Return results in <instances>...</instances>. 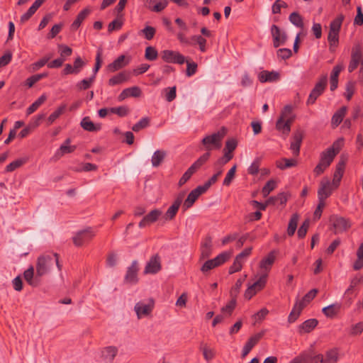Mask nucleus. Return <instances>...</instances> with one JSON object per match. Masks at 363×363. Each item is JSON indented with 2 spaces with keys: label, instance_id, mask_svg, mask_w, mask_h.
I'll use <instances>...</instances> for the list:
<instances>
[{
  "label": "nucleus",
  "instance_id": "obj_36",
  "mask_svg": "<svg viewBox=\"0 0 363 363\" xmlns=\"http://www.w3.org/2000/svg\"><path fill=\"white\" fill-rule=\"evenodd\" d=\"M361 281V278L359 277H354L350 280V285L345 290V293L347 295H354L357 297L358 294L357 286Z\"/></svg>",
  "mask_w": 363,
  "mask_h": 363
},
{
  "label": "nucleus",
  "instance_id": "obj_49",
  "mask_svg": "<svg viewBox=\"0 0 363 363\" xmlns=\"http://www.w3.org/2000/svg\"><path fill=\"white\" fill-rule=\"evenodd\" d=\"M26 162V159H24V158L17 159V160L13 161L12 162H11L10 164H9L6 167L5 171L6 172H11L16 170V169L19 168L20 167H21Z\"/></svg>",
  "mask_w": 363,
  "mask_h": 363
},
{
  "label": "nucleus",
  "instance_id": "obj_21",
  "mask_svg": "<svg viewBox=\"0 0 363 363\" xmlns=\"http://www.w3.org/2000/svg\"><path fill=\"white\" fill-rule=\"evenodd\" d=\"M162 59L167 63L182 65V55L178 52L165 50L161 52Z\"/></svg>",
  "mask_w": 363,
  "mask_h": 363
},
{
  "label": "nucleus",
  "instance_id": "obj_14",
  "mask_svg": "<svg viewBox=\"0 0 363 363\" xmlns=\"http://www.w3.org/2000/svg\"><path fill=\"white\" fill-rule=\"evenodd\" d=\"M162 215V211L161 210L157 208L152 210L139 222L138 226L140 228H145L157 221Z\"/></svg>",
  "mask_w": 363,
  "mask_h": 363
},
{
  "label": "nucleus",
  "instance_id": "obj_61",
  "mask_svg": "<svg viewBox=\"0 0 363 363\" xmlns=\"http://www.w3.org/2000/svg\"><path fill=\"white\" fill-rule=\"evenodd\" d=\"M148 124H149L148 118H143L132 127V130L135 132H138L140 130L146 128L148 125Z\"/></svg>",
  "mask_w": 363,
  "mask_h": 363
},
{
  "label": "nucleus",
  "instance_id": "obj_20",
  "mask_svg": "<svg viewBox=\"0 0 363 363\" xmlns=\"http://www.w3.org/2000/svg\"><path fill=\"white\" fill-rule=\"evenodd\" d=\"M345 164L346 160L341 158L336 165L333 179V186L335 189L337 188L340 185V182L343 176Z\"/></svg>",
  "mask_w": 363,
  "mask_h": 363
},
{
  "label": "nucleus",
  "instance_id": "obj_1",
  "mask_svg": "<svg viewBox=\"0 0 363 363\" xmlns=\"http://www.w3.org/2000/svg\"><path fill=\"white\" fill-rule=\"evenodd\" d=\"M55 263L58 269H62V265L59 262V255L54 253L52 255H43L38 257L36 264V276L42 277L49 270L50 267Z\"/></svg>",
  "mask_w": 363,
  "mask_h": 363
},
{
  "label": "nucleus",
  "instance_id": "obj_46",
  "mask_svg": "<svg viewBox=\"0 0 363 363\" xmlns=\"http://www.w3.org/2000/svg\"><path fill=\"white\" fill-rule=\"evenodd\" d=\"M34 276V268L33 266H30L28 269H26L23 273V277L28 284L32 286H37L38 282L35 280H33Z\"/></svg>",
  "mask_w": 363,
  "mask_h": 363
},
{
  "label": "nucleus",
  "instance_id": "obj_47",
  "mask_svg": "<svg viewBox=\"0 0 363 363\" xmlns=\"http://www.w3.org/2000/svg\"><path fill=\"white\" fill-rule=\"evenodd\" d=\"M328 41L330 45V50L331 52H333L335 50V48L338 45L339 33L329 31L328 35Z\"/></svg>",
  "mask_w": 363,
  "mask_h": 363
},
{
  "label": "nucleus",
  "instance_id": "obj_51",
  "mask_svg": "<svg viewBox=\"0 0 363 363\" xmlns=\"http://www.w3.org/2000/svg\"><path fill=\"white\" fill-rule=\"evenodd\" d=\"M351 60H354L360 64L363 60L362 52L359 46H356L352 48L351 53Z\"/></svg>",
  "mask_w": 363,
  "mask_h": 363
},
{
  "label": "nucleus",
  "instance_id": "obj_29",
  "mask_svg": "<svg viewBox=\"0 0 363 363\" xmlns=\"http://www.w3.org/2000/svg\"><path fill=\"white\" fill-rule=\"evenodd\" d=\"M91 13V10L89 8H85L82 11H81L76 19L74 21V22L71 25V30H77L79 26H81L83 21L89 16V14Z\"/></svg>",
  "mask_w": 363,
  "mask_h": 363
},
{
  "label": "nucleus",
  "instance_id": "obj_37",
  "mask_svg": "<svg viewBox=\"0 0 363 363\" xmlns=\"http://www.w3.org/2000/svg\"><path fill=\"white\" fill-rule=\"evenodd\" d=\"M336 152L333 151V149H327L321 153L320 161L329 167L333 161Z\"/></svg>",
  "mask_w": 363,
  "mask_h": 363
},
{
  "label": "nucleus",
  "instance_id": "obj_7",
  "mask_svg": "<svg viewBox=\"0 0 363 363\" xmlns=\"http://www.w3.org/2000/svg\"><path fill=\"white\" fill-rule=\"evenodd\" d=\"M230 257V254L225 252L218 255L216 257L206 261L201 267V271L206 272L215 267L225 263Z\"/></svg>",
  "mask_w": 363,
  "mask_h": 363
},
{
  "label": "nucleus",
  "instance_id": "obj_63",
  "mask_svg": "<svg viewBox=\"0 0 363 363\" xmlns=\"http://www.w3.org/2000/svg\"><path fill=\"white\" fill-rule=\"evenodd\" d=\"M363 332V322H359L353 325H352L350 334L351 335H360Z\"/></svg>",
  "mask_w": 363,
  "mask_h": 363
},
{
  "label": "nucleus",
  "instance_id": "obj_8",
  "mask_svg": "<svg viewBox=\"0 0 363 363\" xmlns=\"http://www.w3.org/2000/svg\"><path fill=\"white\" fill-rule=\"evenodd\" d=\"M154 305L155 302L152 298L149 299L147 302L140 301L137 303L135 305L134 311L138 318L140 319L143 317L149 315L154 308Z\"/></svg>",
  "mask_w": 363,
  "mask_h": 363
},
{
  "label": "nucleus",
  "instance_id": "obj_5",
  "mask_svg": "<svg viewBox=\"0 0 363 363\" xmlns=\"http://www.w3.org/2000/svg\"><path fill=\"white\" fill-rule=\"evenodd\" d=\"M266 283L267 275L261 274L259 279L254 284L248 286L247 289L245 291V298L247 300L251 299L255 295L265 287Z\"/></svg>",
  "mask_w": 363,
  "mask_h": 363
},
{
  "label": "nucleus",
  "instance_id": "obj_12",
  "mask_svg": "<svg viewBox=\"0 0 363 363\" xmlns=\"http://www.w3.org/2000/svg\"><path fill=\"white\" fill-rule=\"evenodd\" d=\"M276 255L273 252L269 253L266 257H263L259 262V271L261 274H266L268 277V273L270 271L274 261Z\"/></svg>",
  "mask_w": 363,
  "mask_h": 363
},
{
  "label": "nucleus",
  "instance_id": "obj_35",
  "mask_svg": "<svg viewBox=\"0 0 363 363\" xmlns=\"http://www.w3.org/2000/svg\"><path fill=\"white\" fill-rule=\"evenodd\" d=\"M347 113V107L342 106L339 110H337L332 117L331 124L334 127H337L340 124L342 121L343 118L345 117Z\"/></svg>",
  "mask_w": 363,
  "mask_h": 363
},
{
  "label": "nucleus",
  "instance_id": "obj_13",
  "mask_svg": "<svg viewBox=\"0 0 363 363\" xmlns=\"http://www.w3.org/2000/svg\"><path fill=\"white\" fill-rule=\"evenodd\" d=\"M206 42V39L201 35H194L189 38H183L184 43L193 46L198 45L199 47V50L202 52H206L207 50Z\"/></svg>",
  "mask_w": 363,
  "mask_h": 363
},
{
  "label": "nucleus",
  "instance_id": "obj_25",
  "mask_svg": "<svg viewBox=\"0 0 363 363\" xmlns=\"http://www.w3.org/2000/svg\"><path fill=\"white\" fill-rule=\"evenodd\" d=\"M182 204V196L179 194L177 199L174 203L169 207L167 212L164 216V218L166 220H172L178 212V210Z\"/></svg>",
  "mask_w": 363,
  "mask_h": 363
},
{
  "label": "nucleus",
  "instance_id": "obj_19",
  "mask_svg": "<svg viewBox=\"0 0 363 363\" xmlns=\"http://www.w3.org/2000/svg\"><path fill=\"white\" fill-rule=\"evenodd\" d=\"M303 138V133L301 130H297L294 132L292 141L291 143L290 149L293 154L298 156L300 152V147Z\"/></svg>",
  "mask_w": 363,
  "mask_h": 363
},
{
  "label": "nucleus",
  "instance_id": "obj_44",
  "mask_svg": "<svg viewBox=\"0 0 363 363\" xmlns=\"http://www.w3.org/2000/svg\"><path fill=\"white\" fill-rule=\"evenodd\" d=\"M298 219L299 216L297 213H294L292 215L287 228V233L289 236H291L294 234L297 228Z\"/></svg>",
  "mask_w": 363,
  "mask_h": 363
},
{
  "label": "nucleus",
  "instance_id": "obj_22",
  "mask_svg": "<svg viewBox=\"0 0 363 363\" xmlns=\"http://www.w3.org/2000/svg\"><path fill=\"white\" fill-rule=\"evenodd\" d=\"M331 221L336 233L345 231L350 227L349 221L342 217H333Z\"/></svg>",
  "mask_w": 363,
  "mask_h": 363
},
{
  "label": "nucleus",
  "instance_id": "obj_32",
  "mask_svg": "<svg viewBox=\"0 0 363 363\" xmlns=\"http://www.w3.org/2000/svg\"><path fill=\"white\" fill-rule=\"evenodd\" d=\"M279 73L274 71H262L258 75L259 80L261 82H274L279 79Z\"/></svg>",
  "mask_w": 363,
  "mask_h": 363
},
{
  "label": "nucleus",
  "instance_id": "obj_41",
  "mask_svg": "<svg viewBox=\"0 0 363 363\" xmlns=\"http://www.w3.org/2000/svg\"><path fill=\"white\" fill-rule=\"evenodd\" d=\"M47 96L43 94L36 101H35L26 110L27 116L35 112L45 101Z\"/></svg>",
  "mask_w": 363,
  "mask_h": 363
},
{
  "label": "nucleus",
  "instance_id": "obj_27",
  "mask_svg": "<svg viewBox=\"0 0 363 363\" xmlns=\"http://www.w3.org/2000/svg\"><path fill=\"white\" fill-rule=\"evenodd\" d=\"M81 127L89 132H97L101 130V125L99 123L94 124L89 116L83 118L80 122Z\"/></svg>",
  "mask_w": 363,
  "mask_h": 363
},
{
  "label": "nucleus",
  "instance_id": "obj_55",
  "mask_svg": "<svg viewBox=\"0 0 363 363\" xmlns=\"http://www.w3.org/2000/svg\"><path fill=\"white\" fill-rule=\"evenodd\" d=\"M201 350L204 359L208 362L212 360L216 355V351L213 349L208 347L207 346H203L201 348Z\"/></svg>",
  "mask_w": 363,
  "mask_h": 363
},
{
  "label": "nucleus",
  "instance_id": "obj_45",
  "mask_svg": "<svg viewBox=\"0 0 363 363\" xmlns=\"http://www.w3.org/2000/svg\"><path fill=\"white\" fill-rule=\"evenodd\" d=\"M290 22L295 26L303 28L304 26L303 18L298 12H293L289 15Z\"/></svg>",
  "mask_w": 363,
  "mask_h": 363
},
{
  "label": "nucleus",
  "instance_id": "obj_4",
  "mask_svg": "<svg viewBox=\"0 0 363 363\" xmlns=\"http://www.w3.org/2000/svg\"><path fill=\"white\" fill-rule=\"evenodd\" d=\"M328 82L327 74L322 76L319 81L315 84V86L311 91L307 100V104H315L316 99L323 93Z\"/></svg>",
  "mask_w": 363,
  "mask_h": 363
},
{
  "label": "nucleus",
  "instance_id": "obj_39",
  "mask_svg": "<svg viewBox=\"0 0 363 363\" xmlns=\"http://www.w3.org/2000/svg\"><path fill=\"white\" fill-rule=\"evenodd\" d=\"M303 308H304V304L298 303L296 302L292 311H291V313L288 317L289 323H291L295 322L299 317Z\"/></svg>",
  "mask_w": 363,
  "mask_h": 363
},
{
  "label": "nucleus",
  "instance_id": "obj_54",
  "mask_svg": "<svg viewBox=\"0 0 363 363\" xmlns=\"http://www.w3.org/2000/svg\"><path fill=\"white\" fill-rule=\"evenodd\" d=\"M261 158H256L249 167L247 172L250 174L256 175L259 172Z\"/></svg>",
  "mask_w": 363,
  "mask_h": 363
},
{
  "label": "nucleus",
  "instance_id": "obj_17",
  "mask_svg": "<svg viewBox=\"0 0 363 363\" xmlns=\"http://www.w3.org/2000/svg\"><path fill=\"white\" fill-rule=\"evenodd\" d=\"M333 184L328 179L322 180L318 190V198L321 200L328 199L333 192Z\"/></svg>",
  "mask_w": 363,
  "mask_h": 363
},
{
  "label": "nucleus",
  "instance_id": "obj_18",
  "mask_svg": "<svg viewBox=\"0 0 363 363\" xmlns=\"http://www.w3.org/2000/svg\"><path fill=\"white\" fill-rule=\"evenodd\" d=\"M161 269L160 257L158 255L152 256L147 262L144 269L145 274H156Z\"/></svg>",
  "mask_w": 363,
  "mask_h": 363
},
{
  "label": "nucleus",
  "instance_id": "obj_43",
  "mask_svg": "<svg viewBox=\"0 0 363 363\" xmlns=\"http://www.w3.org/2000/svg\"><path fill=\"white\" fill-rule=\"evenodd\" d=\"M186 63V74L187 77H191L196 74L198 68V65L196 62L191 61L188 59H186L183 56V63Z\"/></svg>",
  "mask_w": 363,
  "mask_h": 363
},
{
  "label": "nucleus",
  "instance_id": "obj_50",
  "mask_svg": "<svg viewBox=\"0 0 363 363\" xmlns=\"http://www.w3.org/2000/svg\"><path fill=\"white\" fill-rule=\"evenodd\" d=\"M317 294L318 290L316 289H311L303 297L301 301H296V303L304 304L305 307L315 297Z\"/></svg>",
  "mask_w": 363,
  "mask_h": 363
},
{
  "label": "nucleus",
  "instance_id": "obj_30",
  "mask_svg": "<svg viewBox=\"0 0 363 363\" xmlns=\"http://www.w3.org/2000/svg\"><path fill=\"white\" fill-rule=\"evenodd\" d=\"M118 353V348L115 346L106 347L101 351L103 359L107 362H111Z\"/></svg>",
  "mask_w": 363,
  "mask_h": 363
},
{
  "label": "nucleus",
  "instance_id": "obj_11",
  "mask_svg": "<svg viewBox=\"0 0 363 363\" xmlns=\"http://www.w3.org/2000/svg\"><path fill=\"white\" fill-rule=\"evenodd\" d=\"M205 192L206 191L201 186H198L192 190L183 203V211L191 207L198 198Z\"/></svg>",
  "mask_w": 363,
  "mask_h": 363
},
{
  "label": "nucleus",
  "instance_id": "obj_2",
  "mask_svg": "<svg viewBox=\"0 0 363 363\" xmlns=\"http://www.w3.org/2000/svg\"><path fill=\"white\" fill-rule=\"evenodd\" d=\"M291 106H286L276 123V128L286 135L289 134L291 125L294 121V117L291 116Z\"/></svg>",
  "mask_w": 363,
  "mask_h": 363
},
{
  "label": "nucleus",
  "instance_id": "obj_15",
  "mask_svg": "<svg viewBox=\"0 0 363 363\" xmlns=\"http://www.w3.org/2000/svg\"><path fill=\"white\" fill-rule=\"evenodd\" d=\"M263 335L264 333L260 332L253 335L248 339L242 348L241 354L242 358H245L250 353L251 350L259 342Z\"/></svg>",
  "mask_w": 363,
  "mask_h": 363
},
{
  "label": "nucleus",
  "instance_id": "obj_31",
  "mask_svg": "<svg viewBox=\"0 0 363 363\" xmlns=\"http://www.w3.org/2000/svg\"><path fill=\"white\" fill-rule=\"evenodd\" d=\"M339 360V350L336 347L327 350L324 354V363H337Z\"/></svg>",
  "mask_w": 363,
  "mask_h": 363
},
{
  "label": "nucleus",
  "instance_id": "obj_23",
  "mask_svg": "<svg viewBox=\"0 0 363 363\" xmlns=\"http://www.w3.org/2000/svg\"><path fill=\"white\" fill-rule=\"evenodd\" d=\"M138 271V262L137 261H133L131 265L128 268L125 277V281L128 284H135L138 281L137 274Z\"/></svg>",
  "mask_w": 363,
  "mask_h": 363
},
{
  "label": "nucleus",
  "instance_id": "obj_59",
  "mask_svg": "<svg viewBox=\"0 0 363 363\" xmlns=\"http://www.w3.org/2000/svg\"><path fill=\"white\" fill-rule=\"evenodd\" d=\"M158 55L156 49L152 46H149L145 50V57L148 60H155L157 59Z\"/></svg>",
  "mask_w": 363,
  "mask_h": 363
},
{
  "label": "nucleus",
  "instance_id": "obj_64",
  "mask_svg": "<svg viewBox=\"0 0 363 363\" xmlns=\"http://www.w3.org/2000/svg\"><path fill=\"white\" fill-rule=\"evenodd\" d=\"M357 259L354 262L353 268L354 270H359L363 267V251H357Z\"/></svg>",
  "mask_w": 363,
  "mask_h": 363
},
{
  "label": "nucleus",
  "instance_id": "obj_34",
  "mask_svg": "<svg viewBox=\"0 0 363 363\" xmlns=\"http://www.w3.org/2000/svg\"><path fill=\"white\" fill-rule=\"evenodd\" d=\"M341 305L340 303H333L324 307L322 309L323 314L328 318L335 317L340 311Z\"/></svg>",
  "mask_w": 363,
  "mask_h": 363
},
{
  "label": "nucleus",
  "instance_id": "obj_28",
  "mask_svg": "<svg viewBox=\"0 0 363 363\" xmlns=\"http://www.w3.org/2000/svg\"><path fill=\"white\" fill-rule=\"evenodd\" d=\"M130 73L128 72H121L118 74L113 76L108 80V84L110 86H115L117 84H122L128 81L130 77Z\"/></svg>",
  "mask_w": 363,
  "mask_h": 363
},
{
  "label": "nucleus",
  "instance_id": "obj_33",
  "mask_svg": "<svg viewBox=\"0 0 363 363\" xmlns=\"http://www.w3.org/2000/svg\"><path fill=\"white\" fill-rule=\"evenodd\" d=\"M317 325L318 320L316 319H308L299 325L298 332L300 333H310L317 326Z\"/></svg>",
  "mask_w": 363,
  "mask_h": 363
},
{
  "label": "nucleus",
  "instance_id": "obj_26",
  "mask_svg": "<svg viewBox=\"0 0 363 363\" xmlns=\"http://www.w3.org/2000/svg\"><path fill=\"white\" fill-rule=\"evenodd\" d=\"M344 69V65L342 64H338L335 65L330 75V90L335 91L338 84V76L340 72Z\"/></svg>",
  "mask_w": 363,
  "mask_h": 363
},
{
  "label": "nucleus",
  "instance_id": "obj_48",
  "mask_svg": "<svg viewBox=\"0 0 363 363\" xmlns=\"http://www.w3.org/2000/svg\"><path fill=\"white\" fill-rule=\"evenodd\" d=\"M65 108L66 105H61L60 107H58L57 110H55L52 113H51L47 120L48 125H51L52 123H53L55 121V120H57L60 116V115L62 114Z\"/></svg>",
  "mask_w": 363,
  "mask_h": 363
},
{
  "label": "nucleus",
  "instance_id": "obj_56",
  "mask_svg": "<svg viewBox=\"0 0 363 363\" xmlns=\"http://www.w3.org/2000/svg\"><path fill=\"white\" fill-rule=\"evenodd\" d=\"M163 92L165 93V99L168 102L172 101L176 98V86L166 88Z\"/></svg>",
  "mask_w": 363,
  "mask_h": 363
},
{
  "label": "nucleus",
  "instance_id": "obj_24",
  "mask_svg": "<svg viewBox=\"0 0 363 363\" xmlns=\"http://www.w3.org/2000/svg\"><path fill=\"white\" fill-rule=\"evenodd\" d=\"M129 62L130 60L128 59L127 60H125V56L122 55H120L118 58H116L113 62L110 63L108 65L107 68L108 71L114 72L126 66L129 63Z\"/></svg>",
  "mask_w": 363,
  "mask_h": 363
},
{
  "label": "nucleus",
  "instance_id": "obj_57",
  "mask_svg": "<svg viewBox=\"0 0 363 363\" xmlns=\"http://www.w3.org/2000/svg\"><path fill=\"white\" fill-rule=\"evenodd\" d=\"M75 149H76V146H74V145L70 146V145H67L65 144H62L60 145L59 150L56 152V155H59V156H62L64 154L71 153V152H74L75 150Z\"/></svg>",
  "mask_w": 363,
  "mask_h": 363
},
{
  "label": "nucleus",
  "instance_id": "obj_42",
  "mask_svg": "<svg viewBox=\"0 0 363 363\" xmlns=\"http://www.w3.org/2000/svg\"><path fill=\"white\" fill-rule=\"evenodd\" d=\"M297 161L295 159L282 158L277 162V167L280 169H285L296 166Z\"/></svg>",
  "mask_w": 363,
  "mask_h": 363
},
{
  "label": "nucleus",
  "instance_id": "obj_53",
  "mask_svg": "<svg viewBox=\"0 0 363 363\" xmlns=\"http://www.w3.org/2000/svg\"><path fill=\"white\" fill-rule=\"evenodd\" d=\"M129 112L128 108L125 106L110 108V113L117 114L120 117L125 116Z\"/></svg>",
  "mask_w": 363,
  "mask_h": 363
},
{
  "label": "nucleus",
  "instance_id": "obj_58",
  "mask_svg": "<svg viewBox=\"0 0 363 363\" xmlns=\"http://www.w3.org/2000/svg\"><path fill=\"white\" fill-rule=\"evenodd\" d=\"M236 171V165H234L233 167L230 168V169L228 172L224 180H223V185L224 186H229L233 179L235 177Z\"/></svg>",
  "mask_w": 363,
  "mask_h": 363
},
{
  "label": "nucleus",
  "instance_id": "obj_40",
  "mask_svg": "<svg viewBox=\"0 0 363 363\" xmlns=\"http://www.w3.org/2000/svg\"><path fill=\"white\" fill-rule=\"evenodd\" d=\"M344 15H338L333 21L330 22L329 31L340 33L341 26L344 21Z\"/></svg>",
  "mask_w": 363,
  "mask_h": 363
},
{
  "label": "nucleus",
  "instance_id": "obj_10",
  "mask_svg": "<svg viewBox=\"0 0 363 363\" xmlns=\"http://www.w3.org/2000/svg\"><path fill=\"white\" fill-rule=\"evenodd\" d=\"M270 31L274 48H279L286 43L288 38L287 34L285 31H282L279 26L272 25Z\"/></svg>",
  "mask_w": 363,
  "mask_h": 363
},
{
  "label": "nucleus",
  "instance_id": "obj_38",
  "mask_svg": "<svg viewBox=\"0 0 363 363\" xmlns=\"http://www.w3.org/2000/svg\"><path fill=\"white\" fill-rule=\"evenodd\" d=\"M167 155V152L163 150H156L151 159L152 165L154 167H157L160 165V164L164 160V157Z\"/></svg>",
  "mask_w": 363,
  "mask_h": 363
},
{
  "label": "nucleus",
  "instance_id": "obj_62",
  "mask_svg": "<svg viewBox=\"0 0 363 363\" xmlns=\"http://www.w3.org/2000/svg\"><path fill=\"white\" fill-rule=\"evenodd\" d=\"M140 32L145 35V38L147 40H150L153 38L156 30L155 28L147 26L141 30Z\"/></svg>",
  "mask_w": 363,
  "mask_h": 363
},
{
  "label": "nucleus",
  "instance_id": "obj_60",
  "mask_svg": "<svg viewBox=\"0 0 363 363\" xmlns=\"http://www.w3.org/2000/svg\"><path fill=\"white\" fill-rule=\"evenodd\" d=\"M235 306L236 300L235 298L233 297L226 306L222 308L221 311L224 313H227L228 315H230L235 309Z\"/></svg>",
  "mask_w": 363,
  "mask_h": 363
},
{
  "label": "nucleus",
  "instance_id": "obj_52",
  "mask_svg": "<svg viewBox=\"0 0 363 363\" xmlns=\"http://www.w3.org/2000/svg\"><path fill=\"white\" fill-rule=\"evenodd\" d=\"M276 188V182L275 181L271 179L268 181L265 185L263 186L262 192L264 197L267 196L271 191H272Z\"/></svg>",
  "mask_w": 363,
  "mask_h": 363
},
{
  "label": "nucleus",
  "instance_id": "obj_9",
  "mask_svg": "<svg viewBox=\"0 0 363 363\" xmlns=\"http://www.w3.org/2000/svg\"><path fill=\"white\" fill-rule=\"evenodd\" d=\"M210 152L201 155L186 171L183 174V184L187 182L191 177L209 159Z\"/></svg>",
  "mask_w": 363,
  "mask_h": 363
},
{
  "label": "nucleus",
  "instance_id": "obj_16",
  "mask_svg": "<svg viewBox=\"0 0 363 363\" xmlns=\"http://www.w3.org/2000/svg\"><path fill=\"white\" fill-rule=\"evenodd\" d=\"M250 251H242L236 256L233 264L229 268V274H232L241 270L243 263L250 255Z\"/></svg>",
  "mask_w": 363,
  "mask_h": 363
},
{
  "label": "nucleus",
  "instance_id": "obj_6",
  "mask_svg": "<svg viewBox=\"0 0 363 363\" xmlns=\"http://www.w3.org/2000/svg\"><path fill=\"white\" fill-rule=\"evenodd\" d=\"M95 234L96 232L91 227L77 232L75 236L73 237V242L75 247H83L86 242H89L94 237Z\"/></svg>",
  "mask_w": 363,
  "mask_h": 363
},
{
  "label": "nucleus",
  "instance_id": "obj_3",
  "mask_svg": "<svg viewBox=\"0 0 363 363\" xmlns=\"http://www.w3.org/2000/svg\"><path fill=\"white\" fill-rule=\"evenodd\" d=\"M225 136V133L221 131H217L211 135L205 136L201 143L204 147V149L207 151L212 150H218L222 146V140Z\"/></svg>",
  "mask_w": 363,
  "mask_h": 363
}]
</instances>
